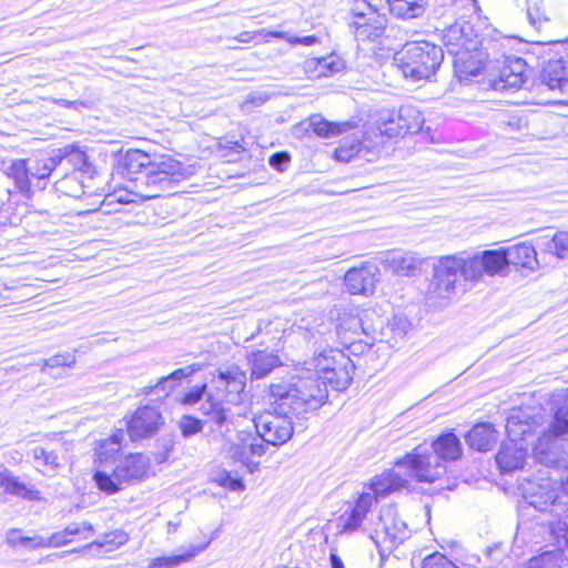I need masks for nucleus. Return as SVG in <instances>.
Instances as JSON below:
<instances>
[{
    "label": "nucleus",
    "instance_id": "obj_14",
    "mask_svg": "<svg viewBox=\"0 0 568 568\" xmlns=\"http://www.w3.org/2000/svg\"><path fill=\"white\" fill-rule=\"evenodd\" d=\"M336 335L341 344L353 354L362 353L368 346V343H363L361 338L362 335H368L363 318L353 311H343L338 314Z\"/></svg>",
    "mask_w": 568,
    "mask_h": 568
},
{
    "label": "nucleus",
    "instance_id": "obj_33",
    "mask_svg": "<svg viewBox=\"0 0 568 568\" xmlns=\"http://www.w3.org/2000/svg\"><path fill=\"white\" fill-rule=\"evenodd\" d=\"M7 174L14 181L17 189L24 197H32L34 187L31 176V166L28 165L27 160L20 159L13 161L8 168Z\"/></svg>",
    "mask_w": 568,
    "mask_h": 568
},
{
    "label": "nucleus",
    "instance_id": "obj_16",
    "mask_svg": "<svg viewBox=\"0 0 568 568\" xmlns=\"http://www.w3.org/2000/svg\"><path fill=\"white\" fill-rule=\"evenodd\" d=\"M266 453V445L261 438L252 433L240 432L237 434V443L232 444L227 455L235 462H240L250 473H253L258 463L253 457H261Z\"/></svg>",
    "mask_w": 568,
    "mask_h": 568
},
{
    "label": "nucleus",
    "instance_id": "obj_26",
    "mask_svg": "<svg viewBox=\"0 0 568 568\" xmlns=\"http://www.w3.org/2000/svg\"><path fill=\"white\" fill-rule=\"evenodd\" d=\"M541 81L550 90L568 93V61L562 59L549 61L542 69Z\"/></svg>",
    "mask_w": 568,
    "mask_h": 568
},
{
    "label": "nucleus",
    "instance_id": "obj_25",
    "mask_svg": "<svg viewBox=\"0 0 568 568\" xmlns=\"http://www.w3.org/2000/svg\"><path fill=\"white\" fill-rule=\"evenodd\" d=\"M408 479L403 469L394 464V468L383 471L371 480V489L376 496H387L388 494L406 488Z\"/></svg>",
    "mask_w": 568,
    "mask_h": 568
},
{
    "label": "nucleus",
    "instance_id": "obj_11",
    "mask_svg": "<svg viewBox=\"0 0 568 568\" xmlns=\"http://www.w3.org/2000/svg\"><path fill=\"white\" fill-rule=\"evenodd\" d=\"M530 426L524 423L519 416L511 415L507 418L506 430L509 437L508 442L501 444L496 454V464L503 474L511 473L523 467L527 452L519 446L517 440L528 433Z\"/></svg>",
    "mask_w": 568,
    "mask_h": 568
},
{
    "label": "nucleus",
    "instance_id": "obj_18",
    "mask_svg": "<svg viewBox=\"0 0 568 568\" xmlns=\"http://www.w3.org/2000/svg\"><path fill=\"white\" fill-rule=\"evenodd\" d=\"M424 119L420 112L413 106H402L397 113V122L395 125V120L383 124L381 128V133L386 134L387 136H397V135H406L417 133L423 125Z\"/></svg>",
    "mask_w": 568,
    "mask_h": 568
},
{
    "label": "nucleus",
    "instance_id": "obj_43",
    "mask_svg": "<svg viewBox=\"0 0 568 568\" xmlns=\"http://www.w3.org/2000/svg\"><path fill=\"white\" fill-rule=\"evenodd\" d=\"M75 364V356L69 353L55 354L48 359H44L41 366V372L48 373L54 378L61 376L59 373H54V368L72 367Z\"/></svg>",
    "mask_w": 568,
    "mask_h": 568
},
{
    "label": "nucleus",
    "instance_id": "obj_48",
    "mask_svg": "<svg viewBox=\"0 0 568 568\" xmlns=\"http://www.w3.org/2000/svg\"><path fill=\"white\" fill-rule=\"evenodd\" d=\"M176 386L178 385L168 375L161 377L155 385L145 387L144 393L148 395L158 394L159 396H161V393H163V396L166 397L171 392L175 389Z\"/></svg>",
    "mask_w": 568,
    "mask_h": 568
},
{
    "label": "nucleus",
    "instance_id": "obj_46",
    "mask_svg": "<svg viewBox=\"0 0 568 568\" xmlns=\"http://www.w3.org/2000/svg\"><path fill=\"white\" fill-rule=\"evenodd\" d=\"M33 539H36V535L32 537L23 536L20 529H10L6 536V541L8 545L12 547L21 545L28 550L39 549V546H33Z\"/></svg>",
    "mask_w": 568,
    "mask_h": 568
},
{
    "label": "nucleus",
    "instance_id": "obj_5",
    "mask_svg": "<svg viewBox=\"0 0 568 568\" xmlns=\"http://www.w3.org/2000/svg\"><path fill=\"white\" fill-rule=\"evenodd\" d=\"M568 396L556 408L550 433L541 436L534 447V458L540 465L568 470Z\"/></svg>",
    "mask_w": 568,
    "mask_h": 568
},
{
    "label": "nucleus",
    "instance_id": "obj_42",
    "mask_svg": "<svg viewBox=\"0 0 568 568\" xmlns=\"http://www.w3.org/2000/svg\"><path fill=\"white\" fill-rule=\"evenodd\" d=\"M545 252L559 260L568 258V232H558L545 244Z\"/></svg>",
    "mask_w": 568,
    "mask_h": 568
},
{
    "label": "nucleus",
    "instance_id": "obj_15",
    "mask_svg": "<svg viewBox=\"0 0 568 568\" xmlns=\"http://www.w3.org/2000/svg\"><path fill=\"white\" fill-rule=\"evenodd\" d=\"M163 423L159 408L149 405L139 407L126 423L128 435L133 442L152 437Z\"/></svg>",
    "mask_w": 568,
    "mask_h": 568
},
{
    "label": "nucleus",
    "instance_id": "obj_10",
    "mask_svg": "<svg viewBox=\"0 0 568 568\" xmlns=\"http://www.w3.org/2000/svg\"><path fill=\"white\" fill-rule=\"evenodd\" d=\"M410 535L407 524L399 517L398 510L393 505L384 506L375 524L371 538L374 540L382 557L390 554L393 549L404 542Z\"/></svg>",
    "mask_w": 568,
    "mask_h": 568
},
{
    "label": "nucleus",
    "instance_id": "obj_4",
    "mask_svg": "<svg viewBox=\"0 0 568 568\" xmlns=\"http://www.w3.org/2000/svg\"><path fill=\"white\" fill-rule=\"evenodd\" d=\"M246 386V374L237 365L220 368L209 384L189 388L180 399L184 406L206 403L210 397L222 407H226L222 398L229 403H237Z\"/></svg>",
    "mask_w": 568,
    "mask_h": 568
},
{
    "label": "nucleus",
    "instance_id": "obj_19",
    "mask_svg": "<svg viewBox=\"0 0 568 568\" xmlns=\"http://www.w3.org/2000/svg\"><path fill=\"white\" fill-rule=\"evenodd\" d=\"M379 280L378 267L372 264L346 272L344 282L351 294L372 295Z\"/></svg>",
    "mask_w": 568,
    "mask_h": 568
},
{
    "label": "nucleus",
    "instance_id": "obj_64",
    "mask_svg": "<svg viewBox=\"0 0 568 568\" xmlns=\"http://www.w3.org/2000/svg\"><path fill=\"white\" fill-rule=\"evenodd\" d=\"M329 561L332 568H344L342 559L336 554H331Z\"/></svg>",
    "mask_w": 568,
    "mask_h": 568
},
{
    "label": "nucleus",
    "instance_id": "obj_51",
    "mask_svg": "<svg viewBox=\"0 0 568 568\" xmlns=\"http://www.w3.org/2000/svg\"><path fill=\"white\" fill-rule=\"evenodd\" d=\"M64 534H68L71 539L77 535H80L83 539H87L94 534V528L88 521L72 523L64 528Z\"/></svg>",
    "mask_w": 568,
    "mask_h": 568
},
{
    "label": "nucleus",
    "instance_id": "obj_9",
    "mask_svg": "<svg viewBox=\"0 0 568 568\" xmlns=\"http://www.w3.org/2000/svg\"><path fill=\"white\" fill-rule=\"evenodd\" d=\"M395 465L403 469L407 479L418 483H435L446 474V465L442 463L434 449L428 446H417L404 457L397 459Z\"/></svg>",
    "mask_w": 568,
    "mask_h": 568
},
{
    "label": "nucleus",
    "instance_id": "obj_12",
    "mask_svg": "<svg viewBox=\"0 0 568 568\" xmlns=\"http://www.w3.org/2000/svg\"><path fill=\"white\" fill-rule=\"evenodd\" d=\"M337 368H331L329 364H323L322 361L315 364V372L302 369L294 375L290 382L301 377H315L327 393V385L335 390H344L353 379L355 365L348 355L337 354Z\"/></svg>",
    "mask_w": 568,
    "mask_h": 568
},
{
    "label": "nucleus",
    "instance_id": "obj_27",
    "mask_svg": "<svg viewBox=\"0 0 568 568\" xmlns=\"http://www.w3.org/2000/svg\"><path fill=\"white\" fill-rule=\"evenodd\" d=\"M498 440V432L489 423L475 425L466 435V442L470 448L478 452H488Z\"/></svg>",
    "mask_w": 568,
    "mask_h": 568
},
{
    "label": "nucleus",
    "instance_id": "obj_30",
    "mask_svg": "<svg viewBox=\"0 0 568 568\" xmlns=\"http://www.w3.org/2000/svg\"><path fill=\"white\" fill-rule=\"evenodd\" d=\"M389 12L402 20L422 18L429 8L430 0H387Z\"/></svg>",
    "mask_w": 568,
    "mask_h": 568
},
{
    "label": "nucleus",
    "instance_id": "obj_37",
    "mask_svg": "<svg viewBox=\"0 0 568 568\" xmlns=\"http://www.w3.org/2000/svg\"><path fill=\"white\" fill-rule=\"evenodd\" d=\"M123 438L124 433L122 429H120L109 438L103 439L97 449L99 460L102 463L114 460L115 455H118L121 450Z\"/></svg>",
    "mask_w": 568,
    "mask_h": 568
},
{
    "label": "nucleus",
    "instance_id": "obj_36",
    "mask_svg": "<svg viewBox=\"0 0 568 568\" xmlns=\"http://www.w3.org/2000/svg\"><path fill=\"white\" fill-rule=\"evenodd\" d=\"M458 265V273L465 281L476 282L485 274L483 260L480 254H475L471 257L464 258L455 256Z\"/></svg>",
    "mask_w": 568,
    "mask_h": 568
},
{
    "label": "nucleus",
    "instance_id": "obj_31",
    "mask_svg": "<svg viewBox=\"0 0 568 568\" xmlns=\"http://www.w3.org/2000/svg\"><path fill=\"white\" fill-rule=\"evenodd\" d=\"M251 365V377L261 379L281 365L280 357L274 352L254 351L247 355Z\"/></svg>",
    "mask_w": 568,
    "mask_h": 568
},
{
    "label": "nucleus",
    "instance_id": "obj_17",
    "mask_svg": "<svg viewBox=\"0 0 568 568\" xmlns=\"http://www.w3.org/2000/svg\"><path fill=\"white\" fill-rule=\"evenodd\" d=\"M526 67L524 59L506 57L498 68V75L490 80L493 89L499 92L519 89L526 80Z\"/></svg>",
    "mask_w": 568,
    "mask_h": 568
},
{
    "label": "nucleus",
    "instance_id": "obj_7",
    "mask_svg": "<svg viewBox=\"0 0 568 568\" xmlns=\"http://www.w3.org/2000/svg\"><path fill=\"white\" fill-rule=\"evenodd\" d=\"M444 41L447 52L455 57L458 73L471 77L480 73L484 68L481 53H478L481 42L471 23L463 21L450 26Z\"/></svg>",
    "mask_w": 568,
    "mask_h": 568
},
{
    "label": "nucleus",
    "instance_id": "obj_41",
    "mask_svg": "<svg viewBox=\"0 0 568 568\" xmlns=\"http://www.w3.org/2000/svg\"><path fill=\"white\" fill-rule=\"evenodd\" d=\"M93 479L98 488L108 495L118 493L124 485V481L120 480V478L114 475V471L108 474L104 470H97L93 475Z\"/></svg>",
    "mask_w": 568,
    "mask_h": 568
},
{
    "label": "nucleus",
    "instance_id": "obj_50",
    "mask_svg": "<svg viewBox=\"0 0 568 568\" xmlns=\"http://www.w3.org/2000/svg\"><path fill=\"white\" fill-rule=\"evenodd\" d=\"M353 20H362L372 14H379L378 11L366 0H357L351 9Z\"/></svg>",
    "mask_w": 568,
    "mask_h": 568
},
{
    "label": "nucleus",
    "instance_id": "obj_61",
    "mask_svg": "<svg viewBox=\"0 0 568 568\" xmlns=\"http://www.w3.org/2000/svg\"><path fill=\"white\" fill-rule=\"evenodd\" d=\"M134 195L136 196L134 193H133V184L131 183V189L130 190H126L122 196H116L115 194H112V195H108L105 197V201L104 203L105 204H110L113 202V200H116L118 202L120 203H123V204H128V203H133L135 202L134 199H132L131 196Z\"/></svg>",
    "mask_w": 568,
    "mask_h": 568
},
{
    "label": "nucleus",
    "instance_id": "obj_47",
    "mask_svg": "<svg viewBox=\"0 0 568 568\" xmlns=\"http://www.w3.org/2000/svg\"><path fill=\"white\" fill-rule=\"evenodd\" d=\"M32 457L37 462H42L43 465L55 469L59 467V457L55 452L47 450L41 446H37L32 449Z\"/></svg>",
    "mask_w": 568,
    "mask_h": 568
},
{
    "label": "nucleus",
    "instance_id": "obj_1",
    "mask_svg": "<svg viewBox=\"0 0 568 568\" xmlns=\"http://www.w3.org/2000/svg\"><path fill=\"white\" fill-rule=\"evenodd\" d=\"M270 393L273 409L258 415L254 424L263 444L273 446L285 444L295 430H304L306 415L320 408L326 400L325 388L315 377L273 384Z\"/></svg>",
    "mask_w": 568,
    "mask_h": 568
},
{
    "label": "nucleus",
    "instance_id": "obj_53",
    "mask_svg": "<svg viewBox=\"0 0 568 568\" xmlns=\"http://www.w3.org/2000/svg\"><path fill=\"white\" fill-rule=\"evenodd\" d=\"M267 99L268 95L264 93L251 94L241 103V110L251 113L255 108L263 105Z\"/></svg>",
    "mask_w": 568,
    "mask_h": 568
},
{
    "label": "nucleus",
    "instance_id": "obj_40",
    "mask_svg": "<svg viewBox=\"0 0 568 568\" xmlns=\"http://www.w3.org/2000/svg\"><path fill=\"white\" fill-rule=\"evenodd\" d=\"M52 155L42 162H37L36 166H31L32 180H36L33 187L43 190L45 187V180L52 174H59L57 166L52 165Z\"/></svg>",
    "mask_w": 568,
    "mask_h": 568
},
{
    "label": "nucleus",
    "instance_id": "obj_23",
    "mask_svg": "<svg viewBox=\"0 0 568 568\" xmlns=\"http://www.w3.org/2000/svg\"><path fill=\"white\" fill-rule=\"evenodd\" d=\"M387 22V17L381 13L362 20H352L348 26L357 41H375L385 34Z\"/></svg>",
    "mask_w": 568,
    "mask_h": 568
},
{
    "label": "nucleus",
    "instance_id": "obj_63",
    "mask_svg": "<svg viewBox=\"0 0 568 568\" xmlns=\"http://www.w3.org/2000/svg\"><path fill=\"white\" fill-rule=\"evenodd\" d=\"M287 42L291 44H302V45H313L318 42V39L315 36H305V37H291L287 38Z\"/></svg>",
    "mask_w": 568,
    "mask_h": 568
},
{
    "label": "nucleus",
    "instance_id": "obj_49",
    "mask_svg": "<svg viewBox=\"0 0 568 568\" xmlns=\"http://www.w3.org/2000/svg\"><path fill=\"white\" fill-rule=\"evenodd\" d=\"M422 568H458L452 560L439 552H434L423 560Z\"/></svg>",
    "mask_w": 568,
    "mask_h": 568
},
{
    "label": "nucleus",
    "instance_id": "obj_56",
    "mask_svg": "<svg viewBox=\"0 0 568 568\" xmlns=\"http://www.w3.org/2000/svg\"><path fill=\"white\" fill-rule=\"evenodd\" d=\"M373 499L371 494H362L352 509L365 518L372 507Z\"/></svg>",
    "mask_w": 568,
    "mask_h": 568
},
{
    "label": "nucleus",
    "instance_id": "obj_54",
    "mask_svg": "<svg viewBox=\"0 0 568 568\" xmlns=\"http://www.w3.org/2000/svg\"><path fill=\"white\" fill-rule=\"evenodd\" d=\"M363 519H364V517H362L359 514H357L353 509L351 510V513H345L344 515L341 516V521H343V530L344 531L356 530L361 526Z\"/></svg>",
    "mask_w": 568,
    "mask_h": 568
},
{
    "label": "nucleus",
    "instance_id": "obj_44",
    "mask_svg": "<svg viewBox=\"0 0 568 568\" xmlns=\"http://www.w3.org/2000/svg\"><path fill=\"white\" fill-rule=\"evenodd\" d=\"M32 541L34 542L33 546H39L40 549L49 547H61L72 541V539L69 537L68 534H64L63 529L61 531L52 534L50 537L36 535V539H33Z\"/></svg>",
    "mask_w": 568,
    "mask_h": 568
},
{
    "label": "nucleus",
    "instance_id": "obj_8",
    "mask_svg": "<svg viewBox=\"0 0 568 568\" xmlns=\"http://www.w3.org/2000/svg\"><path fill=\"white\" fill-rule=\"evenodd\" d=\"M202 418L183 415L179 420V428L184 438H190L207 427V436L213 439L223 437L231 425V409L222 407L211 398L199 407Z\"/></svg>",
    "mask_w": 568,
    "mask_h": 568
},
{
    "label": "nucleus",
    "instance_id": "obj_28",
    "mask_svg": "<svg viewBox=\"0 0 568 568\" xmlns=\"http://www.w3.org/2000/svg\"><path fill=\"white\" fill-rule=\"evenodd\" d=\"M344 68V60L336 54L323 58H313L304 62L305 72L313 78L331 77L341 72Z\"/></svg>",
    "mask_w": 568,
    "mask_h": 568
},
{
    "label": "nucleus",
    "instance_id": "obj_59",
    "mask_svg": "<svg viewBox=\"0 0 568 568\" xmlns=\"http://www.w3.org/2000/svg\"><path fill=\"white\" fill-rule=\"evenodd\" d=\"M337 354H344L342 351L329 349L327 352L321 353L316 363L322 361L323 364H329L331 368H337Z\"/></svg>",
    "mask_w": 568,
    "mask_h": 568
},
{
    "label": "nucleus",
    "instance_id": "obj_13",
    "mask_svg": "<svg viewBox=\"0 0 568 568\" xmlns=\"http://www.w3.org/2000/svg\"><path fill=\"white\" fill-rule=\"evenodd\" d=\"M458 263L455 256H444L434 266L433 278L428 286V298L442 301L440 305L456 294V284L458 282Z\"/></svg>",
    "mask_w": 568,
    "mask_h": 568
},
{
    "label": "nucleus",
    "instance_id": "obj_34",
    "mask_svg": "<svg viewBox=\"0 0 568 568\" xmlns=\"http://www.w3.org/2000/svg\"><path fill=\"white\" fill-rule=\"evenodd\" d=\"M554 536L557 542V547L552 550L544 551L539 556L531 558L528 561L526 568H564V564L567 560V557L562 550V547L567 549L568 547L562 541L559 545L557 534H554Z\"/></svg>",
    "mask_w": 568,
    "mask_h": 568
},
{
    "label": "nucleus",
    "instance_id": "obj_20",
    "mask_svg": "<svg viewBox=\"0 0 568 568\" xmlns=\"http://www.w3.org/2000/svg\"><path fill=\"white\" fill-rule=\"evenodd\" d=\"M51 155L53 161L52 165L57 166L59 175L67 181L70 179V171H81L88 162L87 154L74 145H67L62 149L54 150Z\"/></svg>",
    "mask_w": 568,
    "mask_h": 568
},
{
    "label": "nucleus",
    "instance_id": "obj_58",
    "mask_svg": "<svg viewBox=\"0 0 568 568\" xmlns=\"http://www.w3.org/2000/svg\"><path fill=\"white\" fill-rule=\"evenodd\" d=\"M199 369H200V367L194 364V365H190V366H186L183 368H178L174 372H172L171 374H169V376L176 385H179L182 382V379L193 375Z\"/></svg>",
    "mask_w": 568,
    "mask_h": 568
},
{
    "label": "nucleus",
    "instance_id": "obj_35",
    "mask_svg": "<svg viewBox=\"0 0 568 568\" xmlns=\"http://www.w3.org/2000/svg\"><path fill=\"white\" fill-rule=\"evenodd\" d=\"M485 274L494 276L501 274L508 266L507 254L504 248L487 250L480 253Z\"/></svg>",
    "mask_w": 568,
    "mask_h": 568
},
{
    "label": "nucleus",
    "instance_id": "obj_21",
    "mask_svg": "<svg viewBox=\"0 0 568 568\" xmlns=\"http://www.w3.org/2000/svg\"><path fill=\"white\" fill-rule=\"evenodd\" d=\"M424 258L412 252L389 251L383 263L387 270L398 276H414L420 271Z\"/></svg>",
    "mask_w": 568,
    "mask_h": 568
},
{
    "label": "nucleus",
    "instance_id": "obj_39",
    "mask_svg": "<svg viewBox=\"0 0 568 568\" xmlns=\"http://www.w3.org/2000/svg\"><path fill=\"white\" fill-rule=\"evenodd\" d=\"M310 125L314 133L321 138L336 136L346 131V129L349 126L348 123L329 122L320 115L312 116Z\"/></svg>",
    "mask_w": 568,
    "mask_h": 568
},
{
    "label": "nucleus",
    "instance_id": "obj_24",
    "mask_svg": "<svg viewBox=\"0 0 568 568\" xmlns=\"http://www.w3.org/2000/svg\"><path fill=\"white\" fill-rule=\"evenodd\" d=\"M150 459L143 454H130L114 468V475L124 484L143 479L149 470Z\"/></svg>",
    "mask_w": 568,
    "mask_h": 568
},
{
    "label": "nucleus",
    "instance_id": "obj_57",
    "mask_svg": "<svg viewBox=\"0 0 568 568\" xmlns=\"http://www.w3.org/2000/svg\"><path fill=\"white\" fill-rule=\"evenodd\" d=\"M541 0H528L527 1V17L531 24H536L542 19V14L540 12L539 4Z\"/></svg>",
    "mask_w": 568,
    "mask_h": 568
},
{
    "label": "nucleus",
    "instance_id": "obj_2",
    "mask_svg": "<svg viewBox=\"0 0 568 568\" xmlns=\"http://www.w3.org/2000/svg\"><path fill=\"white\" fill-rule=\"evenodd\" d=\"M123 168L133 184V193L142 201L174 194L181 183L193 175L192 166L171 155L152 158L141 150H129Z\"/></svg>",
    "mask_w": 568,
    "mask_h": 568
},
{
    "label": "nucleus",
    "instance_id": "obj_52",
    "mask_svg": "<svg viewBox=\"0 0 568 568\" xmlns=\"http://www.w3.org/2000/svg\"><path fill=\"white\" fill-rule=\"evenodd\" d=\"M217 483L233 491H242L245 488L242 479L233 477L229 471H222L217 477Z\"/></svg>",
    "mask_w": 568,
    "mask_h": 568
},
{
    "label": "nucleus",
    "instance_id": "obj_22",
    "mask_svg": "<svg viewBox=\"0 0 568 568\" xmlns=\"http://www.w3.org/2000/svg\"><path fill=\"white\" fill-rule=\"evenodd\" d=\"M0 487L3 493L29 501L42 500L41 491L32 484L21 481L10 469L0 468Z\"/></svg>",
    "mask_w": 568,
    "mask_h": 568
},
{
    "label": "nucleus",
    "instance_id": "obj_62",
    "mask_svg": "<svg viewBox=\"0 0 568 568\" xmlns=\"http://www.w3.org/2000/svg\"><path fill=\"white\" fill-rule=\"evenodd\" d=\"M410 327L409 322L404 317H394L392 329L398 332V335L404 336Z\"/></svg>",
    "mask_w": 568,
    "mask_h": 568
},
{
    "label": "nucleus",
    "instance_id": "obj_45",
    "mask_svg": "<svg viewBox=\"0 0 568 568\" xmlns=\"http://www.w3.org/2000/svg\"><path fill=\"white\" fill-rule=\"evenodd\" d=\"M500 125L508 132H519L528 126V120L523 114H506L499 120Z\"/></svg>",
    "mask_w": 568,
    "mask_h": 568
},
{
    "label": "nucleus",
    "instance_id": "obj_60",
    "mask_svg": "<svg viewBox=\"0 0 568 568\" xmlns=\"http://www.w3.org/2000/svg\"><path fill=\"white\" fill-rule=\"evenodd\" d=\"M359 152L358 145H351L349 149L345 146H339L335 151V155L337 160L341 161H349L353 156H355Z\"/></svg>",
    "mask_w": 568,
    "mask_h": 568
},
{
    "label": "nucleus",
    "instance_id": "obj_6",
    "mask_svg": "<svg viewBox=\"0 0 568 568\" xmlns=\"http://www.w3.org/2000/svg\"><path fill=\"white\" fill-rule=\"evenodd\" d=\"M393 60L406 79L416 82L428 80L436 73L444 60V51L428 41L407 42Z\"/></svg>",
    "mask_w": 568,
    "mask_h": 568
},
{
    "label": "nucleus",
    "instance_id": "obj_3",
    "mask_svg": "<svg viewBox=\"0 0 568 568\" xmlns=\"http://www.w3.org/2000/svg\"><path fill=\"white\" fill-rule=\"evenodd\" d=\"M538 469L532 475H521L518 489L523 496L520 508L526 505L538 511H549L556 521L550 523L552 534H557L559 545L562 542L568 547V503L559 497L557 480L552 479L548 468Z\"/></svg>",
    "mask_w": 568,
    "mask_h": 568
},
{
    "label": "nucleus",
    "instance_id": "obj_29",
    "mask_svg": "<svg viewBox=\"0 0 568 568\" xmlns=\"http://www.w3.org/2000/svg\"><path fill=\"white\" fill-rule=\"evenodd\" d=\"M442 463L455 462L462 457L463 448L459 438L453 432H446L429 446Z\"/></svg>",
    "mask_w": 568,
    "mask_h": 568
},
{
    "label": "nucleus",
    "instance_id": "obj_32",
    "mask_svg": "<svg viewBox=\"0 0 568 568\" xmlns=\"http://www.w3.org/2000/svg\"><path fill=\"white\" fill-rule=\"evenodd\" d=\"M504 250L507 254L508 265L524 267L530 271H535L539 266L537 252L531 244L520 243Z\"/></svg>",
    "mask_w": 568,
    "mask_h": 568
},
{
    "label": "nucleus",
    "instance_id": "obj_38",
    "mask_svg": "<svg viewBox=\"0 0 568 568\" xmlns=\"http://www.w3.org/2000/svg\"><path fill=\"white\" fill-rule=\"evenodd\" d=\"M206 548V544L202 546H192L189 550L180 555L158 557L152 560V568H171L185 562Z\"/></svg>",
    "mask_w": 568,
    "mask_h": 568
},
{
    "label": "nucleus",
    "instance_id": "obj_55",
    "mask_svg": "<svg viewBox=\"0 0 568 568\" xmlns=\"http://www.w3.org/2000/svg\"><path fill=\"white\" fill-rule=\"evenodd\" d=\"M290 161L291 156L287 152H276L270 156L268 164L278 172H284Z\"/></svg>",
    "mask_w": 568,
    "mask_h": 568
}]
</instances>
